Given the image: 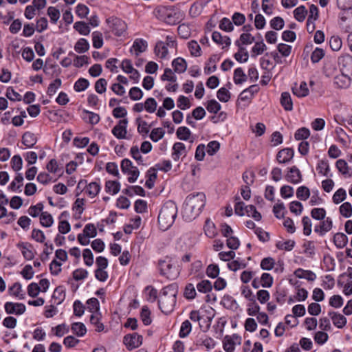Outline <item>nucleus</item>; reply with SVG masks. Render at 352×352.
I'll use <instances>...</instances> for the list:
<instances>
[{
    "label": "nucleus",
    "mask_w": 352,
    "mask_h": 352,
    "mask_svg": "<svg viewBox=\"0 0 352 352\" xmlns=\"http://www.w3.org/2000/svg\"><path fill=\"white\" fill-rule=\"evenodd\" d=\"M241 344V338L237 334L226 336L223 340V347L226 352H234L235 346Z\"/></svg>",
    "instance_id": "obj_10"
},
{
    "label": "nucleus",
    "mask_w": 352,
    "mask_h": 352,
    "mask_svg": "<svg viewBox=\"0 0 352 352\" xmlns=\"http://www.w3.org/2000/svg\"><path fill=\"white\" fill-rule=\"evenodd\" d=\"M147 42L142 38H137L134 41L131 51H134L136 56L145 52L147 49Z\"/></svg>",
    "instance_id": "obj_27"
},
{
    "label": "nucleus",
    "mask_w": 352,
    "mask_h": 352,
    "mask_svg": "<svg viewBox=\"0 0 352 352\" xmlns=\"http://www.w3.org/2000/svg\"><path fill=\"white\" fill-rule=\"evenodd\" d=\"M92 44L96 49H100L104 44L102 34L100 32L95 31L92 32Z\"/></svg>",
    "instance_id": "obj_44"
},
{
    "label": "nucleus",
    "mask_w": 352,
    "mask_h": 352,
    "mask_svg": "<svg viewBox=\"0 0 352 352\" xmlns=\"http://www.w3.org/2000/svg\"><path fill=\"white\" fill-rule=\"evenodd\" d=\"M21 142L26 148H32L36 144L37 137L34 133L27 131L23 134Z\"/></svg>",
    "instance_id": "obj_26"
},
{
    "label": "nucleus",
    "mask_w": 352,
    "mask_h": 352,
    "mask_svg": "<svg viewBox=\"0 0 352 352\" xmlns=\"http://www.w3.org/2000/svg\"><path fill=\"white\" fill-rule=\"evenodd\" d=\"M159 270L162 275L169 279H175L179 275L176 262L169 257H166L159 261Z\"/></svg>",
    "instance_id": "obj_6"
},
{
    "label": "nucleus",
    "mask_w": 352,
    "mask_h": 352,
    "mask_svg": "<svg viewBox=\"0 0 352 352\" xmlns=\"http://www.w3.org/2000/svg\"><path fill=\"white\" fill-rule=\"evenodd\" d=\"M177 138L181 140H188L190 138L191 132L186 126H180L176 132Z\"/></svg>",
    "instance_id": "obj_58"
},
{
    "label": "nucleus",
    "mask_w": 352,
    "mask_h": 352,
    "mask_svg": "<svg viewBox=\"0 0 352 352\" xmlns=\"http://www.w3.org/2000/svg\"><path fill=\"white\" fill-rule=\"evenodd\" d=\"M294 276L298 278H304L309 281H314L316 278V275L311 270H305L302 268H298L294 272Z\"/></svg>",
    "instance_id": "obj_30"
},
{
    "label": "nucleus",
    "mask_w": 352,
    "mask_h": 352,
    "mask_svg": "<svg viewBox=\"0 0 352 352\" xmlns=\"http://www.w3.org/2000/svg\"><path fill=\"white\" fill-rule=\"evenodd\" d=\"M74 28L81 35L87 36L90 33L89 25L82 21L76 22Z\"/></svg>",
    "instance_id": "obj_46"
},
{
    "label": "nucleus",
    "mask_w": 352,
    "mask_h": 352,
    "mask_svg": "<svg viewBox=\"0 0 352 352\" xmlns=\"http://www.w3.org/2000/svg\"><path fill=\"white\" fill-rule=\"evenodd\" d=\"M90 45L88 41L84 38L78 39L74 45V50L78 54H82L89 50Z\"/></svg>",
    "instance_id": "obj_36"
},
{
    "label": "nucleus",
    "mask_w": 352,
    "mask_h": 352,
    "mask_svg": "<svg viewBox=\"0 0 352 352\" xmlns=\"http://www.w3.org/2000/svg\"><path fill=\"white\" fill-rule=\"evenodd\" d=\"M18 248L21 250V254L25 259L28 261L32 260L35 256L33 246L28 243H20L17 244Z\"/></svg>",
    "instance_id": "obj_18"
},
{
    "label": "nucleus",
    "mask_w": 352,
    "mask_h": 352,
    "mask_svg": "<svg viewBox=\"0 0 352 352\" xmlns=\"http://www.w3.org/2000/svg\"><path fill=\"white\" fill-rule=\"evenodd\" d=\"M346 198V191L344 188H340L334 192L332 197V200L335 204H339L345 200Z\"/></svg>",
    "instance_id": "obj_45"
},
{
    "label": "nucleus",
    "mask_w": 352,
    "mask_h": 352,
    "mask_svg": "<svg viewBox=\"0 0 352 352\" xmlns=\"http://www.w3.org/2000/svg\"><path fill=\"white\" fill-rule=\"evenodd\" d=\"M351 78H352L351 76H346L344 75V74H342L341 75L337 76L334 78V84L340 88H345L347 87L351 81Z\"/></svg>",
    "instance_id": "obj_35"
},
{
    "label": "nucleus",
    "mask_w": 352,
    "mask_h": 352,
    "mask_svg": "<svg viewBox=\"0 0 352 352\" xmlns=\"http://www.w3.org/2000/svg\"><path fill=\"white\" fill-rule=\"evenodd\" d=\"M292 92L296 96L302 98L308 96L309 91L307 83L305 81H302L299 85L295 83L292 87Z\"/></svg>",
    "instance_id": "obj_24"
},
{
    "label": "nucleus",
    "mask_w": 352,
    "mask_h": 352,
    "mask_svg": "<svg viewBox=\"0 0 352 352\" xmlns=\"http://www.w3.org/2000/svg\"><path fill=\"white\" fill-rule=\"evenodd\" d=\"M311 216L316 220H323L326 216V210L323 208H315L311 211Z\"/></svg>",
    "instance_id": "obj_64"
},
{
    "label": "nucleus",
    "mask_w": 352,
    "mask_h": 352,
    "mask_svg": "<svg viewBox=\"0 0 352 352\" xmlns=\"http://www.w3.org/2000/svg\"><path fill=\"white\" fill-rule=\"evenodd\" d=\"M329 46L333 51H339L342 46V39L338 36H332L329 39Z\"/></svg>",
    "instance_id": "obj_59"
},
{
    "label": "nucleus",
    "mask_w": 352,
    "mask_h": 352,
    "mask_svg": "<svg viewBox=\"0 0 352 352\" xmlns=\"http://www.w3.org/2000/svg\"><path fill=\"white\" fill-rule=\"evenodd\" d=\"M338 64L340 71L346 76H352V56L345 54L338 58Z\"/></svg>",
    "instance_id": "obj_11"
},
{
    "label": "nucleus",
    "mask_w": 352,
    "mask_h": 352,
    "mask_svg": "<svg viewBox=\"0 0 352 352\" xmlns=\"http://www.w3.org/2000/svg\"><path fill=\"white\" fill-rule=\"evenodd\" d=\"M47 15L50 18L51 22L53 23H56L58 21L60 13L58 9L55 7L50 6L47 8Z\"/></svg>",
    "instance_id": "obj_62"
},
{
    "label": "nucleus",
    "mask_w": 352,
    "mask_h": 352,
    "mask_svg": "<svg viewBox=\"0 0 352 352\" xmlns=\"http://www.w3.org/2000/svg\"><path fill=\"white\" fill-rule=\"evenodd\" d=\"M219 28L226 32H232L234 30L232 21L227 17H223L220 21Z\"/></svg>",
    "instance_id": "obj_52"
},
{
    "label": "nucleus",
    "mask_w": 352,
    "mask_h": 352,
    "mask_svg": "<svg viewBox=\"0 0 352 352\" xmlns=\"http://www.w3.org/2000/svg\"><path fill=\"white\" fill-rule=\"evenodd\" d=\"M107 23L111 32L115 36H124L127 30V25L125 21L118 17L112 16L107 19Z\"/></svg>",
    "instance_id": "obj_7"
},
{
    "label": "nucleus",
    "mask_w": 352,
    "mask_h": 352,
    "mask_svg": "<svg viewBox=\"0 0 352 352\" xmlns=\"http://www.w3.org/2000/svg\"><path fill=\"white\" fill-rule=\"evenodd\" d=\"M197 292L195 287L192 283H188L184 289V296L186 298L192 300L196 297Z\"/></svg>",
    "instance_id": "obj_57"
},
{
    "label": "nucleus",
    "mask_w": 352,
    "mask_h": 352,
    "mask_svg": "<svg viewBox=\"0 0 352 352\" xmlns=\"http://www.w3.org/2000/svg\"><path fill=\"white\" fill-rule=\"evenodd\" d=\"M246 80V75L244 74L243 70L241 68H236L234 72V82L235 84L239 85L244 82Z\"/></svg>",
    "instance_id": "obj_61"
},
{
    "label": "nucleus",
    "mask_w": 352,
    "mask_h": 352,
    "mask_svg": "<svg viewBox=\"0 0 352 352\" xmlns=\"http://www.w3.org/2000/svg\"><path fill=\"white\" fill-rule=\"evenodd\" d=\"M286 212L284 204L280 200L274 206L273 212L278 219L283 218Z\"/></svg>",
    "instance_id": "obj_49"
},
{
    "label": "nucleus",
    "mask_w": 352,
    "mask_h": 352,
    "mask_svg": "<svg viewBox=\"0 0 352 352\" xmlns=\"http://www.w3.org/2000/svg\"><path fill=\"white\" fill-rule=\"evenodd\" d=\"M89 86V80L84 78H80L74 83V89L77 92H81L87 89Z\"/></svg>",
    "instance_id": "obj_55"
},
{
    "label": "nucleus",
    "mask_w": 352,
    "mask_h": 352,
    "mask_svg": "<svg viewBox=\"0 0 352 352\" xmlns=\"http://www.w3.org/2000/svg\"><path fill=\"white\" fill-rule=\"evenodd\" d=\"M9 294L19 300L25 298V294L22 289V286L19 283H15L8 289Z\"/></svg>",
    "instance_id": "obj_34"
},
{
    "label": "nucleus",
    "mask_w": 352,
    "mask_h": 352,
    "mask_svg": "<svg viewBox=\"0 0 352 352\" xmlns=\"http://www.w3.org/2000/svg\"><path fill=\"white\" fill-rule=\"evenodd\" d=\"M69 212L64 211L60 214L58 219V232L62 234H65L69 232L71 226L69 223L67 221V218L69 217Z\"/></svg>",
    "instance_id": "obj_17"
},
{
    "label": "nucleus",
    "mask_w": 352,
    "mask_h": 352,
    "mask_svg": "<svg viewBox=\"0 0 352 352\" xmlns=\"http://www.w3.org/2000/svg\"><path fill=\"white\" fill-rule=\"evenodd\" d=\"M252 285L254 289H258V291L256 293V298L261 304H263L264 289H261V287H264V273L261 276L260 278H254L252 281Z\"/></svg>",
    "instance_id": "obj_16"
},
{
    "label": "nucleus",
    "mask_w": 352,
    "mask_h": 352,
    "mask_svg": "<svg viewBox=\"0 0 352 352\" xmlns=\"http://www.w3.org/2000/svg\"><path fill=\"white\" fill-rule=\"evenodd\" d=\"M127 119L120 120L111 131L113 135L118 139H126L127 134Z\"/></svg>",
    "instance_id": "obj_15"
},
{
    "label": "nucleus",
    "mask_w": 352,
    "mask_h": 352,
    "mask_svg": "<svg viewBox=\"0 0 352 352\" xmlns=\"http://www.w3.org/2000/svg\"><path fill=\"white\" fill-rule=\"evenodd\" d=\"M204 229L205 234L210 238H213L217 234L214 223L210 219L206 221Z\"/></svg>",
    "instance_id": "obj_43"
},
{
    "label": "nucleus",
    "mask_w": 352,
    "mask_h": 352,
    "mask_svg": "<svg viewBox=\"0 0 352 352\" xmlns=\"http://www.w3.org/2000/svg\"><path fill=\"white\" fill-rule=\"evenodd\" d=\"M153 12L157 19L165 21L169 23L174 22L172 20V16L173 14L175 15L177 14L173 7L163 6H160L156 8Z\"/></svg>",
    "instance_id": "obj_9"
},
{
    "label": "nucleus",
    "mask_w": 352,
    "mask_h": 352,
    "mask_svg": "<svg viewBox=\"0 0 352 352\" xmlns=\"http://www.w3.org/2000/svg\"><path fill=\"white\" fill-rule=\"evenodd\" d=\"M122 172L128 176L127 180L129 183H134L140 176L138 168L133 166L132 162L129 159H124L120 164Z\"/></svg>",
    "instance_id": "obj_8"
},
{
    "label": "nucleus",
    "mask_w": 352,
    "mask_h": 352,
    "mask_svg": "<svg viewBox=\"0 0 352 352\" xmlns=\"http://www.w3.org/2000/svg\"><path fill=\"white\" fill-rule=\"evenodd\" d=\"M280 104L285 111H292L293 109V102L289 93H282Z\"/></svg>",
    "instance_id": "obj_37"
},
{
    "label": "nucleus",
    "mask_w": 352,
    "mask_h": 352,
    "mask_svg": "<svg viewBox=\"0 0 352 352\" xmlns=\"http://www.w3.org/2000/svg\"><path fill=\"white\" fill-rule=\"evenodd\" d=\"M318 173L323 176H327L330 170L329 163L327 160H320L316 166Z\"/></svg>",
    "instance_id": "obj_53"
},
{
    "label": "nucleus",
    "mask_w": 352,
    "mask_h": 352,
    "mask_svg": "<svg viewBox=\"0 0 352 352\" xmlns=\"http://www.w3.org/2000/svg\"><path fill=\"white\" fill-rule=\"evenodd\" d=\"M333 227V221L331 218L327 217L320 223L319 226H316L314 228V231L318 233L320 236L324 235L327 232L330 231Z\"/></svg>",
    "instance_id": "obj_20"
},
{
    "label": "nucleus",
    "mask_w": 352,
    "mask_h": 352,
    "mask_svg": "<svg viewBox=\"0 0 352 352\" xmlns=\"http://www.w3.org/2000/svg\"><path fill=\"white\" fill-rule=\"evenodd\" d=\"M308 297V292L302 287L297 288L295 289V294L290 296L288 298L287 302L289 304H293L295 302L305 301Z\"/></svg>",
    "instance_id": "obj_21"
},
{
    "label": "nucleus",
    "mask_w": 352,
    "mask_h": 352,
    "mask_svg": "<svg viewBox=\"0 0 352 352\" xmlns=\"http://www.w3.org/2000/svg\"><path fill=\"white\" fill-rule=\"evenodd\" d=\"M88 310L91 313L100 312L99 301L96 298H91L87 301Z\"/></svg>",
    "instance_id": "obj_63"
},
{
    "label": "nucleus",
    "mask_w": 352,
    "mask_h": 352,
    "mask_svg": "<svg viewBox=\"0 0 352 352\" xmlns=\"http://www.w3.org/2000/svg\"><path fill=\"white\" fill-rule=\"evenodd\" d=\"M339 212L345 218L352 216V206L349 202H344L339 208Z\"/></svg>",
    "instance_id": "obj_54"
},
{
    "label": "nucleus",
    "mask_w": 352,
    "mask_h": 352,
    "mask_svg": "<svg viewBox=\"0 0 352 352\" xmlns=\"http://www.w3.org/2000/svg\"><path fill=\"white\" fill-rule=\"evenodd\" d=\"M101 190V187L99 183L93 182L89 183L85 188V193L90 198H94L96 197Z\"/></svg>",
    "instance_id": "obj_32"
},
{
    "label": "nucleus",
    "mask_w": 352,
    "mask_h": 352,
    "mask_svg": "<svg viewBox=\"0 0 352 352\" xmlns=\"http://www.w3.org/2000/svg\"><path fill=\"white\" fill-rule=\"evenodd\" d=\"M40 222L43 226L50 228L54 223V219L49 212H43L40 216Z\"/></svg>",
    "instance_id": "obj_48"
},
{
    "label": "nucleus",
    "mask_w": 352,
    "mask_h": 352,
    "mask_svg": "<svg viewBox=\"0 0 352 352\" xmlns=\"http://www.w3.org/2000/svg\"><path fill=\"white\" fill-rule=\"evenodd\" d=\"M82 119L88 124L95 125L100 120V117L98 113L84 109L81 113Z\"/></svg>",
    "instance_id": "obj_22"
},
{
    "label": "nucleus",
    "mask_w": 352,
    "mask_h": 352,
    "mask_svg": "<svg viewBox=\"0 0 352 352\" xmlns=\"http://www.w3.org/2000/svg\"><path fill=\"white\" fill-rule=\"evenodd\" d=\"M251 303L249 305L248 309V314L250 316H257V320L261 324L264 323V314L259 313L260 307L257 305L255 301H250Z\"/></svg>",
    "instance_id": "obj_25"
},
{
    "label": "nucleus",
    "mask_w": 352,
    "mask_h": 352,
    "mask_svg": "<svg viewBox=\"0 0 352 352\" xmlns=\"http://www.w3.org/2000/svg\"><path fill=\"white\" fill-rule=\"evenodd\" d=\"M329 316L336 327L341 329L346 325V318L341 314L330 311Z\"/></svg>",
    "instance_id": "obj_31"
},
{
    "label": "nucleus",
    "mask_w": 352,
    "mask_h": 352,
    "mask_svg": "<svg viewBox=\"0 0 352 352\" xmlns=\"http://www.w3.org/2000/svg\"><path fill=\"white\" fill-rule=\"evenodd\" d=\"M165 131L161 128L157 127L153 129L150 133V138L152 141L157 142L164 136Z\"/></svg>",
    "instance_id": "obj_56"
},
{
    "label": "nucleus",
    "mask_w": 352,
    "mask_h": 352,
    "mask_svg": "<svg viewBox=\"0 0 352 352\" xmlns=\"http://www.w3.org/2000/svg\"><path fill=\"white\" fill-rule=\"evenodd\" d=\"M177 214V207L172 201H168L162 207L159 215L158 223L162 230H168L174 223Z\"/></svg>",
    "instance_id": "obj_3"
},
{
    "label": "nucleus",
    "mask_w": 352,
    "mask_h": 352,
    "mask_svg": "<svg viewBox=\"0 0 352 352\" xmlns=\"http://www.w3.org/2000/svg\"><path fill=\"white\" fill-rule=\"evenodd\" d=\"M206 197L204 192L188 195L184 201L182 214L186 221H190L197 217L206 205Z\"/></svg>",
    "instance_id": "obj_1"
},
{
    "label": "nucleus",
    "mask_w": 352,
    "mask_h": 352,
    "mask_svg": "<svg viewBox=\"0 0 352 352\" xmlns=\"http://www.w3.org/2000/svg\"><path fill=\"white\" fill-rule=\"evenodd\" d=\"M72 332L78 337L84 336L87 333V328L82 322H74L71 326Z\"/></svg>",
    "instance_id": "obj_40"
},
{
    "label": "nucleus",
    "mask_w": 352,
    "mask_h": 352,
    "mask_svg": "<svg viewBox=\"0 0 352 352\" xmlns=\"http://www.w3.org/2000/svg\"><path fill=\"white\" fill-rule=\"evenodd\" d=\"M333 243L337 248L342 249L347 244L348 237L344 233L338 232L333 236Z\"/></svg>",
    "instance_id": "obj_38"
},
{
    "label": "nucleus",
    "mask_w": 352,
    "mask_h": 352,
    "mask_svg": "<svg viewBox=\"0 0 352 352\" xmlns=\"http://www.w3.org/2000/svg\"><path fill=\"white\" fill-rule=\"evenodd\" d=\"M294 150L286 148L280 150L276 155V159L279 163L285 164L289 162L294 157Z\"/></svg>",
    "instance_id": "obj_23"
},
{
    "label": "nucleus",
    "mask_w": 352,
    "mask_h": 352,
    "mask_svg": "<svg viewBox=\"0 0 352 352\" xmlns=\"http://www.w3.org/2000/svg\"><path fill=\"white\" fill-rule=\"evenodd\" d=\"M177 43L173 36H166L164 41H157L154 48L156 56L161 59H168L177 50Z\"/></svg>",
    "instance_id": "obj_4"
},
{
    "label": "nucleus",
    "mask_w": 352,
    "mask_h": 352,
    "mask_svg": "<svg viewBox=\"0 0 352 352\" xmlns=\"http://www.w3.org/2000/svg\"><path fill=\"white\" fill-rule=\"evenodd\" d=\"M188 49L190 54L193 56L198 57L201 54V50L199 45L195 41H191L188 43Z\"/></svg>",
    "instance_id": "obj_60"
},
{
    "label": "nucleus",
    "mask_w": 352,
    "mask_h": 352,
    "mask_svg": "<svg viewBox=\"0 0 352 352\" xmlns=\"http://www.w3.org/2000/svg\"><path fill=\"white\" fill-rule=\"evenodd\" d=\"M172 66L175 72L182 74L186 72L187 69V63L185 59L181 57L175 58L172 62Z\"/></svg>",
    "instance_id": "obj_33"
},
{
    "label": "nucleus",
    "mask_w": 352,
    "mask_h": 352,
    "mask_svg": "<svg viewBox=\"0 0 352 352\" xmlns=\"http://www.w3.org/2000/svg\"><path fill=\"white\" fill-rule=\"evenodd\" d=\"M101 314L100 312L92 313L90 322L96 327V331L100 332L104 329V325L100 322Z\"/></svg>",
    "instance_id": "obj_41"
},
{
    "label": "nucleus",
    "mask_w": 352,
    "mask_h": 352,
    "mask_svg": "<svg viewBox=\"0 0 352 352\" xmlns=\"http://www.w3.org/2000/svg\"><path fill=\"white\" fill-rule=\"evenodd\" d=\"M177 286L171 284L162 289L159 300V307L162 311L166 314L171 313L176 304V295Z\"/></svg>",
    "instance_id": "obj_2"
},
{
    "label": "nucleus",
    "mask_w": 352,
    "mask_h": 352,
    "mask_svg": "<svg viewBox=\"0 0 352 352\" xmlns=\"http://www.w3.org/2000/svg\"><path fill=\"white\" fill-rule=\"evenodd\" d=\"M144 110L149 113H153L157 110V102L153 98H148L144 102Z\"/></svg>",
    "instance_id": "obj_47"
},
{
    "label": "nucleus",
    "mask_w": 352,
    "mask_h": 352,
    "mask_svg": "<svg viewBox=\"0 0 352 352\" xmlns=\"http://www.w3.org/2000/svg\"><path fill=\"white\" fill-rule=\"evenodd\" d=\"M307 14V10L304 6H300L294 10V16L299 22H302Z\"/></svg>",
    "instance_id": "obj_50"
},
{
    "label": "nucleus",
    "mask_w": 352,
    "mask_h": 352,
    "mask_svg": "<svg viewBox=\"0 0 352 352\" xmlns=\"http://www.w3.org/2000/svg\"><path fill=\"white\" fill-rule=\"evenodd\" d=\"M124 343L130 350L138 348L142 343V336L136 333L126 335L124 337Z\"/></svg>",
    "instance_id": "obj_13"
},
{
    "label": "nucleus",
    "mask_w": 352,
    "mask_h": 352,
    "mask_svg": "<svg viewBox=\"0 0 352 352\" xmlns=\"http://www.w3.org/2000/svg\"><path fill=\"white\" fill-rule=\"evenodd\" d=\"M141 153L142 152L138 146H133L130 149V154L131 157L138 162V164L139 165H146Z\"/></svg>",
    "instance_id": "obj_42"
},
{
    "label": "nucleus",
    "mask_w": 352,
    "mask_h": 352,
    "mask_svg": "<svg viewBox=\"0 0 352 352\" xmlns=\"http://www.w3.org/2000/svg\"><path fill=\"white\" fill-rule=\"evenodd\" d=\"M188 154V149L182 142H175L172 147L171 157L175 162L183 160Z\"/></svg>",
    "instance_id": "obj_12"
},
{
    "label": "nucleus",
    "mask_w": 352,
    "mask_h": 352,
    "mask_svg": "<svg viewBox=\"0 0 352 352\" xmlns=\"http://www.w3.org/2000/svg\"><path fill=\"white\" fill-rule=\"evenodd\" d=\"M4 309L8 314L22 315L26 310L25 305L23 303L7 302L4 305Z\"/></svg>",
    "instance_id": "obj_14"
},
{
    "label": "nucleus",
    "mask_w": 352,
    "mask_h": 352,
    "mask_svg": "<svg viewBox=\"0 0 352 352\" xmlns=\"http://www.w3.org/2000/svg\"><path fill=\"white\" fill-rule=\"evenodd\" d=\"M212 39L217 44L222 45V48L228 47L231 44L230 38L228 36H223L220 32L217 31L212 33Z\"/></svg>",
    "instance_id": "obj_28"
},
{
    "label": "nucleus",
    "mask_w": 352,
    "mask_h": 352,
    "mask_svg": "<svg viewBox=\"0 0 352 352\" xmlns=\"http://www.w3.org/2000/svg\"><path fill=\"white\" fill-rule=\"evenodd\" d=\"M286 179L287 182L294 184L301 182L302 175L300 170L296 166L289 168L286 175Z\"/></svg>",
    "instance_id": "obj_19"
},
{
    "label": "nucleus",
    "mask_w": 352,
    "mask_h": 352,
    "mask_svg": "<svg viewBox=\"0 0 352 352\" xmlns=\"http://www.w3.org/2000/svg\"><path fill=\"white\" fill-rule=\"evenodd\" d=\"M234 211L236 214L239 216L247 215L252 217L255 221H261L262 219L261 214L257 211L254 206H246L244 202L241 201L239 197L235 199Z\"/></svg>",
    "instance_id": "obj_5"
},
{
    "label": "nucleus",
    "mask_w": 352,
    "mask_h": 352,
    "mask_svg": "<svg viewBox=\"0 0 352 352\" xmlns=\"http://www.w3.org/2000/svg\"><path fill=\"white\" fill-rule=\"evenodd\" d=\"M197 289L201 293H208L212 289V285L208 280H203L197 284Z\"/></svg>",
    "instance_id": "obj_51"
},
{
    "label": "nucleus",
    "mask_w": 352,
    "mask_h": 352,
    "mask_svg": "<svg viewBox=\"0 0 352 352\" xmlns=\"http://www.w3.org/2000/svg\"><path fill=\"white\" fill-rule=\"evenodd\" d=\"M120 190V184L117 181H107L105 183V191L111 195L117 194Z\"/></svg>",
    "instance_id": "obj_39"
},
{
    "label": "nucleus",
    "mask_w": 352,
    "mask_h": 352,
    "mask_svg": "<svg viewBox=\"0 0 352 352\" xmlns=\"http://www.w3.org/2000/svg\"><path fill=\"white\" fill-rule=\"evenodd\" d=\"M274 270L276 273L283 272L284 270L283 263L280 261L276 263L271 257L265 258V270Z\"/></svg>",
    "instance_id": "obj_29"
}]
</instances>
